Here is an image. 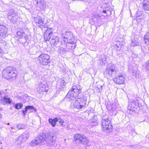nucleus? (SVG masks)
<instances>
[{"label":"nucleus","instance_id":"f257e3e1","mask_svg":"<svg viewBox=\"0 0 149 149\" xmlns=\"http://www.w3.org/2000/svg\"><path fill=\"white\" fill-rule=\"evenodd\" d=\"M16 68L13 67H8L6 68L3 71L2 75L7 79L15 80L17 75Z\"/></svg>","mask_w":149,"mask_h":149},{"label":"nucleus","instance_id":"f03ea898","mask_svg":"<svg viewBox=\"0 0 149 149\" xmlns=\"http://www.w3.org/2000/svg\"><path fill=\"white\" fill-rule=\"evenodd\" d=\"M86 98L84 97L74 99L73 100H72L74 102H71V107L72 108L81 109L85 106L86 103Z\"/></svg>","mask_w":149,"mask_h":149},{"label":"nucleus","instance_id":"7ed1b4c3","mask_svg":"<svg viewBox=\"0 0 149 149\" xmlns=\"http://www.w3.org/2000/svg\"><path fill=\"white\" fill-rule=\"evenodd\" d=\"M108 119V116L105 115L101 119V121L102 123L101 127L102 131H110L112 127L111 121Z\"/></svg>","mask_w":149,"mask_h":149},{"label":"nucleus","instance_id":"20e7f679","mask_svg":"<svg viewBox=\"0 0 149 149\" xmlns=\"http://www.w3.org/2000/svg\"><path fill=\"white\" fill-rule=\"evenodd\" d=\"M117 70L115 66L113 64H111L108 66L104 73V75L107 78L115 76Z\"/></svg>","mask_w":149,"mask_h":149},{"label":"nucleus","instance_id":"39448f33","mask_svg":"<svg viewBox=\"0 0 149 149\" xmlns=\"http://www.w3.org/2000/svg\"><path fill=\"white\" fill-rule=\"evenodd\" d=\"M81 90H77V89H72L69 91L66 97L70 98L71 100H73L77 97H80L82 96Z\"/></svg>","mask_w":149,"mask_h":149},{"label":"nucleus","instance_id":"423d86ee","mask_svg":"<svg viewBox=\"0 0 149 149\" xmlns=\"http://www.w3.org/2000/svg\"><path fill=\"white\" fill-rule=\"evenodd\" d=\"M38 59L40 65H45L48 64L49 61V56L47 54H42L39 56Z\"/></svg>","mask_w":149,"mask_h":149},{"label":"nucleus","instance_id":"0eeeda50","mask_svg":"<svg viewBox=\"0 0 149 149\" xmlns=\"http://www.w3.org/2000/svg\"><path fill=\"white\" fill-rule=\"evenodd\" d=\"M8 17L10 20H13V22H15L17 20V13L15 12L13 9H11L8 11Z\"/></svg>","mask_w":149,"mask_h":149},{"label":"nucleus","instance_id":"6e6552de","mask_svg":"<svg viewBox=\"0 0 149 149\" xmlns=\"http://www.w3.org/2000/svg\"><path fill=\"white\" fill-rule=\"evenodd\" d=\"M125 77L123 73L118 74L117 77L113 79V81L117 84H123L125 80Z\"/></svg>","mask_w":149,"mask_h":149},{"label":"nucleus","instance_id":"1a4fd4ad","mask_svg":"<svg viewBox=\"0 0 149 149\" xmlns=\"http://www.w3.org/2000/svg\"><path fill=\"white\" fill-rule=\"evenodd\" d=\"M116 104L115 103H112V104H108L107 108L108 111H110V114L112 116H115L117 113V111L116 110L117 107Z\"/></svg>","mask_w":149,"mask_h":149},{"label":"nucleus","instance_id":"9d476101","mask_svg":"<svg viewBox=\"0 0 149 149\" xmlns=\"http://www.w3.org/2000/svg\"><path fill=\"white\" fill-rule=\"evenodd\" d=\"M36 6L37 10L40 11L43 10L46 7V2L44 0H36Z\"/></svg>","mask_w":149,"mask_h":149},{"label":"nucleus","instance_id":"9b49d317","mask_svg":"<svg viewBox=\"0 0 149 149\" xmlns=\"http://www.w3.org/2000/svg\"><path fill=\"white\" fill-rule=\"evenodd\" d=\"M35 21L37 25L40 27L42 29L46 27L47 25L44 23V20L40 17L39 16L36 17Z\"/></svg>","mask_w":149,"mask_h":149},{"label":"nucleus","instance_id":"f8f14e48","mask_svg":"<svg viewBox=\"0 0 149 149\" xmlns=\"http://www.w3.org/2000/svg\"><path fill=\"white\" fill-rule=\"evenodd\" d=\"M53 29L52 28L47 29L44 34V39L45 41H49L52 38L53 35Z\"/></svg>","mask_w":149,"mask_h":149},{"label":"nucleus","instance_id":"ddd939ff","mask_svg":"<svg viewBox=\"0 0 149 149\" xmlns=\"http://www.w3.org/2000/svg\"><path fill=\"white\" fill-rule=\"evenodd\" d=\"M48 121L49 123L53 127L55 126L57 122H58L61 125H62L63 122L60 117H56L53 119L50 118L49 119Z\"/></svg>","mask_w":149,"mask_h":149},{"label":"nucleus","instance_id":"4468645a","mask_svg":"<svg viewBox=\"0 0 149 149\" xmlns=\"http://www.w3.org/2000/svg\"><path fill=\"white\" fill-rule=\"evenodd\" d=\"M48 136L49 135L46 133H41L40 135H38L36 138L40 143L42 142H43L45 141L47 142V139Z\"/></svg>","mask_w":149,"mask_h":149},{"label":"nucleus","instance_id":"2eb2a0df","mask_svg":"<svg viewBox=\"0 0 149 149\" xmlns=\"http://www.w3.org/2000/svg\"><path fill=\"white\" fill-rule=\"evenodd\" d=\"M8 29L7 28L4 26L0 25V36L4 38L8 36Z\"/></svg>","mask_w":149,"mask_h":149},{"label":"nucleus","instance_id":"dca6fc26","mask_svg":"<svg viewBox=\"0 0 149 149\" xmlns=\"http://www.w3.org/2000/svg\"><path fill=\"white\" fill-rule=\"evenodd\" d=\"M74 40H66V46L67 48L70 49H74L76 47V45L75 43Z\"/></svg>","mask_w":149,"mask_h":149},{"label":"nucleus","instance_id":"f3484780","mask_svg":"<svg viewBox=\"0 0 149 149\" xmlns=\"http://www.w3.org/2000/svg\"><path fill=\"white\" fill-rule=\"evenodd\" d=\"M12 100L8 96H4L2 98L0 99V103L5 105L6 104H10L12 103Z\"/></svg>","mask_w":149,"mask_h":149},{"label":"nucleus","instance_id":"a211bd4d","mask_svg":"<svg viewBox=\"0 0 149 149\" xmlns=\"http://www.w3.org/2000/svg\"><path fill=\"white\" fill-rule=\"evenodd\" d=\"M83 135V134L78 133L75 134L74 135V141L76 143H80V142H81Z\"/></svg>","mask_w":149,"mask_h":149},{"label":"nucleus","instance_id":"6ab92c4d","mask_svg":"<svg viewBox=\"0 0 149 149\" xmlns=\"http://www.w3.org/2000/svg\"><path fill=\"white\" fill-rule=\"evenodd\" d=\"M58 42V38L57 36H52L50 40V43L52 45L56 46Z\"/></svg>","mask_w":149,"mask_h":149},{"label":"nucleus","instance_id":"aec40b11","mask_svg":"<svg viewBox=\"0 0 149 149\" xmlns=\"http://www.w3.org/2000/svg\"><path fill=\"white\" fill-rule=\"evenodd\" d=\"M143 8L145 10H149V0H146L142 3Z\"/></svg>","mask_w":149,"mask_h":149},{"label":"nucleus","instance_id":"412c9836","mask_svg":"<svg viewBox=\"0 0 149 149\" xmlns=\"http://www.w3.org/2000/svg\"><path fill=\"white\" fill-rule=\"evenodd\" d=\"M73 36L72 33L66 31V40H74Z\"/></svg>","mask_w":149,"mask_h":149},{"label":"nucleus","instance_id":"4be33fe9","mask_svg":"<svg viewBox=\"0 0 149 149\" xmlns=\"http://www.w3.org/2000/svg\"><path fill=\"white\" fill-rule=\"evenodd\" d=\"M47 142L51 146H54L56 142V141L54 139V137L53 136L49 135L48 139H47Z\"/></svg>","mask_w":149,"mask_h":149},{"label":"nucleus","instance_id":"5701e85b","mask_svg":"<svg viewBox=\"0 0 149 149\" xmlns=\"http://www.w3.org/2000/svg\"><path fill=\"white\" fill-rule=\"evenodd\" d=\"M89 139L84 135L81 142H80V143H81L84 145H87L89 143Z\"/></svg>","mask_w":149,"mask_h":149},{"label":"nucleus","instance_id":"b1692460","mask_svg":"<svg viewBox=\"0 0 149 149\" xmlns=\"http://www.w3.org/2000/svg\"><path fill=\"white\" fill-rule=\"evenodd\" d=\"M48 89L44 88V87H41V86H38L37 88V91L38 93H42L44 91L47 92Z\"/></svg>","mask_w":149,"mask_h":149},{"label":"nucleus","instance_id":"393cba45","mask_svg":"<svg viewBox=\"0 0 149 149\" xmlns=\"http://www.w3.org/2000/svg\"><path fill=\"white\" fill-rule=\"evenodd\" d=\"M140 40L139 38L136 37H134L133 40H132V45L133 46H137L140 42Z\"/></svg>","mask_w":149,"mask_h":149},{"label":"nucleus","instance_id":"a878e982","mask_svg":"<svg viewBox=\"0 0 149 149\" xmlns=\"http://www.w3.org/2000/svg\"><path fill=\"white\" fill-rule=\"evenodd\" d=\"M29 136V134L28 133H23L22 136L19 137V140L21 139L23 140H25Z\"/></svg>","mask_w":149,"mask_h":149},{"label":"nucleus","instance_id":"bb28decb","mask_svg":"<svg viewBox=\"0 0 149 149\" xmlns=\"http://www.w3.org/2000/svg\"><path fill=\"white\" fill-rule=\"evenodd\" d=\"M38 86L44 87V88L48 89V88L47 87L48 85L46 81L44 80L40 81L38 84Z\"/></svg>","mask_w":149,"mask_h":149},{"label":"nucleus","instance_id":"cd10ccee","mask_svg":"<svg viewBox=\"0 0 149 149\" xmlns=\"http://www.w3.org/2000/svg\"><path fill=\"white\" fill-rule=\"evenodd\" d=\"M38 139H37L36 137L30 143V145L31 146H33L39 145L40 144Z\"/></svg>","mask_w":149,"mask_h":149},{"label":"nucleus","instance_id":"c85d7f7f","mask_svg":"<svg viewBox=\"0 0 149 149\" xmlns=\"http://www.w3.org/2000/svg\"><path fill=\"white\" fill-rule=\"evenodd\" d=\"M139 101L138 100H134L131 104V105L133 107L136 108L138 106H140V104L139 103Z\"/></svg>","mask_w":149,"mask_h":149},{"label":"nucleus","instance_id":"c756f323","mask_svg":"<svg viewBox=\"0 0 149 149\" xmlns=\"http://www.w3.org/2000/svg\"><path fill=\"white\" fill-rule=\"evenodd\" d=\"M132 75L136 78H139V72L137 70H132Z\"/></svg>","mask_w":149,"mask_h":149},{"label":"nucleus","instance_id":"7c9ffc66","mask_svg":"<svg viewBox=\"0 0 149 149\" xmlns=\"http://www.w3.org/2000/svg\"><path fill=\"white\" fill-rule=\"evenodd\" d=\"M24 34V31L22 29H20V30L17 33V36L18 38H22Z\"/></svg>","mask_w":149,"mask_h":149},{"label":"nucleus","instance_id":"2f4dec72","mask_svg":"<svg viewBox=\"0 0 149 149\" xmlns=\"http://www.w3.org/2000/svg\"><path fill=\"white\" fill-rule=\"evenodd\" d=\"M100 17V16H99L98 15H93L92 17V19L95 22L97 23L98 22Z\"/></svg>","mask_w":149,"mask_h":149},{"label":"nucleus","instance_id":"473e14b6","mask_svg":"<svg viewBox=\"0 0 149 149\" xmlns=\"http://www.w3.org/2000/svg\"><path fill=\"white\" fill-rule=\"evenodd\" d=\"M102 82H98L97 86V88L98 89L99 91L100 92H102V87L103 86V84H101Z\"/></svg>","mask_w":149,"mask_h":149},{"label":"nucleus","instance_id":"72a5a7b5","mask_svg":"<svg viewBox=\"0 0 149 149\" xmlns=\"http://www.w3.org/2000/svg\"><path fill=\"white\" fill-rule=\"evenodd\" d=\"M73 89H77V90H82V87L79 84L76 85H74L72 88Z\"/></svg>","mask_w":149,"mask_h":149},{"label":"nucleus","instance_id":"f704fd0d","mask_svg":"<svg viewBox=\"0 0 149 149\" xmlns=\"http://www.w3.org/2000/svg\"><path fill=\"white\" fill-rule=\"evenodd\" d=\"M17 127L19 130L23 129L25 127V125H24L22 124H18L16 125Z\"/></svg>","mask_w":149,"mask_h":149},{"label":"nucleus","instance_id":"c9c22d12","mask_svg":"<svg viewBox=\"0 0 149 149\" xmlns=\"http://www.w3.org/2000/svg\"><path fill=\"white\" fill-rule=\"evenodd\" d=\"M22 106L23 104H22L21 103H18L15 105V107L16 109H21L22 107Z\"/></svg>","mask_w":149,"mask_h":149},{"label":"nucleus","instance_id":"e433bc0d","mask_svg":"<svg viewBox=\"0 0 149 149\" xmlns=\"http://www.w3.org/2000/svg\"><path fill=\"white\" fill-rule=\"evenodd\" d=\"M25 108L26 111H27L28 109L34 110L35 111H36V110L34 107L32 106H26Z\"/></svg>","mask_w":149,"mask_h":149},{"label":"nucleus","instance_id":"4c0bfd02","mask_svg":"<svg viewBox=\"0 0 149 149\" xmlns=\"http://www.w3.org/2000/svg\"><path fill=\"white\" fill-rule=\"evenodd\" d=\"M100 61L102 62V65H103V64H105L107 62L106 56L104 55L102 58L100 59Z\"/></svg>","mask_w":149,"mask_h":149},{"label":"nucleus","instance_id":"58836bf2","mask_svg":"<svg viewBox=\"0 0 149 149\" xmlns=\"http://www.w3.org/2000/svg\"><path fill=\"white\" fill-rule=\"evenodd\" d=\"M58 51L59 52L60 54H63L65 53V49L62 47H60Z\"/></svg>","mask_w":149,"mask_h":149},{"label":"nucleus","instance_id":"ea45409f","mask_svg":"<svg viewBox=\"0 0 149 149\" xmlns=\"http://www.w3.org/2000/svg\"><path fill=\"white\" fill-rule=\"evenodd\" d=\"M91 123V125L93 126L97 125L98 123L97 120H92Z\"/></svg>","mask_w":149,"mask_h":149},{"label":"nucleus","instance_id":"a19ab883","mask_svg":"<svg viewBox=\"0 0 149 149\" xmlns=\"http://www.w3.org/2000/svg\"><path fill=\"white\" fill-rule=\"evenodd\" d=\"M145 44L148 45H149V39H144Z\"/></svg>","mask_w":149,"mask_h":149},{"label":"nucleus","instance_id":"79ce46f5","mask_svg":"<svg viewBox=\"0 0 149 149\" xmlns=\"http://www.w3.org/2000/svg\"><path fill=\"white\" fill-rule=\"evenodd\" d=\"M147 38L149 39V32L146 33L144 36V39H147Z\"/></svg>","mask_w":149,"mask_h":149},{"label":"nucleus","instance_id":"37998d69","mask_svg":"<svg viewBox=\"0 0 149 149\" xmlns=\"http://www.w3.org/2000/svg\"><path fill=\"white\" fill-rule=\"evenodd\" d=\"M119 42H118L117 44H116L114 46L116 50H118V49L119 48V47H120V45H117V44H118Z\"/></svg>","mask_w":149,"mask_h":149},{"label":"nucleus","instance_id":"c03bdc74","mask_svg":"<svg viewBox=\"0 0 149 149\" xmlns=\"http://www.w3.org/2000/svg\"><path fill=\"white\" fill-rule=\"evenodd\" d=\"M61 84L63 86H65V81L64 80H62L61 81Z\"/></svg>","mask_w":149,"mask_h":149},{"label":"nucleus","instance_id":"a18cd8bd","mask_svg":"<svg viewBox=\"0 0 149 149\" xmlns=\"http://www.w3.org/2000/svg\"><path fill=\"white\" fill-rule=\"evenodd\" d=\"M146 68L148 70H149V59L147 64Z\"/></svg>","mask_w":149,"mask_h":149},{"label":"nucleus","instance_id":"49530a36","mask_svg":"<svg viewBox=\"0 0 149 149\" xmlns=\"http://www.w3.org/2000/svg\"><path fill=\"white\" fill-rule=\"evenodd\" d=\"M98 118L97 116H94L93 117L92 120H97Z\"/></svg>","mask_w":149,"mask_h":149},{"label":"nucleus","instance_id":"de8ad7c7","mask_svg":"<svg viewBox=\"0 0 149 149\" xmlns=\"http://www.w3.org/2000/svg\"><path fill=\"white\" fill-rule=\"evenodd\" d=\"M27 111L26 110V109L25 108V110H23L22 111L24 115L26 113V112Z\"/></svg>","mask_w":149,"mask_h":149},{"label":"nucleus","instance_id":"09e8293b","mask_svg":"<svg viewBox=\"0 0 149 149\" xmlns=\"http://www.w3.org/2000/svg\"><path fill=\"white\" fill-rule=\"evenodd\" d=\"M62 37H63V40L64 41V42H65V35H63V34Z\"/></svg>","mask_w":149,"mask_h":149},{"label":"nucleus","instance_id":"8fccbe9b","mask_svg":"<svg viewBox=\"0 0 149 149\" xmlns=\"http://www.w3.org/2000/svg\"><path fill=\"white\" fill-rule=\"evenodd\" d=\"M2 52V50L1 49V48L0 47V54H1Z\"/></svg>","mask_w":149,"mask_h":149},{"label":"nucleus","instance_id":"3c124183","mask_svg":"<svg viewBox=\"0 0 149 149\" xmlns=\"http://www.w3.org/2000/svg\"><path fill=\"white\" fill-rule=\"evenodd\" d=\"M103 12L104 13H107V11L106 10H103Z\"/></svg>","mask_w":149,"mask_h":149},{"label":"nucleus","instance_id":"603ef678","mask_svg":"<svg viewBox=\"0 0 149 149\" xmlns=\"http://www.w3.org/2000/svg\"><path fill=\"white\" fill-rule=\"evenodd\" d=\"M107 12H109V14L110 15H111V11H108V10H107Z\"/></svg>","mask_w":149,"mask_h":149},{"label":"nucleus","instance_id":"864d4df0","mask_svg":"<svg viewBox=\"0 0 149 149\" xmlns=\"http://www.w3.org/2000/svg\"><path fill=\"white\" fill-rule=\"evenodd\" d=\"M3 94V92L0 91V96Z\"/></svg>","mask_w":149,"mask_h":149},{"label":"nucleus","instance_id":"5fc2aeb1","mask_svg":"<svg viewBox=\"0 0 149 149\" xmlns=\"http://www.w3.org/2000/svg\"><path fill=\"white\" fill-rule=\"evenodd\" d=\"M128 109H129L130 110V105H129V106L128 107Z\"/></svg>","mask_w":149,"mask_h":149},{"label":"nucleus","instance_id":"6e6d98bb","mask_svg":"<svg viewBox=\"0 0 149 149\" xmlns=\"http://www.w3.org/2000/svg\"><path fill=\"white\" fill-rule=\"evenodd\" d=\"M2 117V115L0 114V118H1Z\"/></svg>","mask_w":149,"mask_h":149},{"label":"nucleus","instance_id":"4d7b16f0","mask_svg":"<svg viewBox=\"0 0 149 149\" xmlns=\"http://www.w3.org/2000/svg\"><path fill=\"white\" fill-rule=\"evenodd\" d=\"M10 131L11 132H15V131H12L11 130H10Z\"/></svg>","mask_w":149,"mask_h":149},{"label":"nucleus","instance_id":"13d9d810","mask_svg":"<svg viewBox=\"0 0 149 149\" xmlns=\"http://www.w3.org/2000/svg\"><path fill=\"white\" fill-rule=\"evenodd\" d=\"M11 129H14V128L13 127H11Z\"/></svg>","mask_w":149,"mask_h":149},{"label":"nucleus","instance_id":"bf43d9fd","mask_svg":"<svg viewBox=\"0 0 149 149\" xmlns=\"http://www.w3.org/2000/svg\"><path fill=\"white\" fill-rule=\"evenodd\" d=\"M2 109L0 107V111H1Z\"/></svg>","mask_w":149,"mask_h":149},{"label":"nucleus","instance_id":"052dcab7","mask_svg":"<svg viewBox=\"0 0 149 149\" xmlns=\"http://www.w3.org/2000/svg\"><path fill=\"white\" fill-rule=\"evenodd\" d=\"M7 124L8 125H10V123H8Z\"/></svg>","mask_w":149,"mask_h":149},{"label":"nucleus","instance_id":"680f3d73","mask_svg":"<svg viewBox=\"0 0 149 149\" xmlns=\"http://www.w3.org/2000/svg\"><path fill=\"white\" fill-rule=\"evenodd\" d=\"M3 44H4V45H5V44H6V43L5 42H3Z\"/></svg>","mask_w":149,"mask_h":149},{"label":"nucleus","instance_id":"e2e57ef3","mask_svg":"<svg viewBox=\"0 0 149 149\" xmlns=\"http://www.w3.org/2000/svg\"><path fill=\"white\" fill-rule=\"evenodd\" d=\"M62 71H63V72H65V70H62Z\"/></svg>","mask_w":149,"mask_h":149},{"label":"nucleus","instance_id":"0e129e2a","mask_svg":"<svg viewBox=\"0 0 149 149\" xmlns=\"http://www.w3.org/2000/svg\"><path fill=\"white\" fill-rule=\"evenodd\" d=\"M71 1H74V0H71Z\"/></svg>","mask_w":149,"mask_h":149},{"label":"nucleus","instance_id":"69168bd1","mask_svg":"<svg viewBox=\"0 0 149 149\" xmlns=\"http://www.w3.org/2000/svg\"><path fill=\"white\" fill-rule=\"evenodd\" d=\"M68 3H70V2H69V1H68Z\"/></svg>","mask_w":149,"mask_h":149}]
</instances>
